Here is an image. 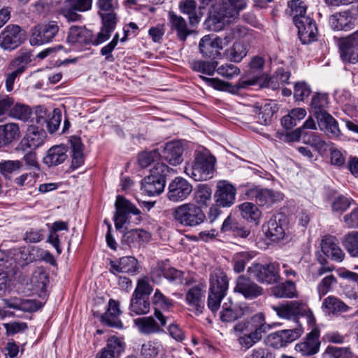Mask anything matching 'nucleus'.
Returning <instances> with one entry per match:
<instances>
[{"label": "nucleus", "instance_id": "obj_18", "mask_svg": "<svg viewBox=\"0 0 358 358\" xmlns=\"http://www.w3.org/2000/svg\"><path fill=\"white\" fill-rule=\"evenodd\" d=\"M341 57L350 63L358 62V31L344 38L340 43Z\"/></svg>", "mask_w": 358, "mask_h": 358}, {"label": "nucleus", "instance_id": "obj_52", "mask_svg": "<svg viewBox=\"0 0 358 358\" xmlns=\"http://www.w3.org/2000/svg\"><path fill=\"white\" fill-rule=\"evenodd\" d=\"M288 6L290 8V15L293 17V22L294 24L296 22V20L300 21L302 17H308L306 15V6L303 2L301 0H292L288 2Z\"/></svg>", "mask_w": 358, "mask_h": 358}, {"label": "nucleus", "instance_id": "obj_1", "mask_svg": "<svg viewBox=\"0 0 358 358\" xmlns=\"http://www.w3.org/2000/svg\"><path fill=\"white\" fill-rule=\"evenodd\" d=\"M271 326L265 322V316L259 313L245 322L234 327L236 332L243 334L238 336V343L242 348L249 349L262 340L263 334L268 331Z\"/></svg>", "mask_w": 358, "mask_h": 358}, {"label": "nucleus", "instance_id": "obj_47", "mask_svg": "<svg viewBox=\"0 0 358 358\" xmlns=\"http://www.w3.org/2000/svg\"><path fill=\"white\" fill-rule=\"evenodd\" d=\"M48 282V274L41 268L36 269L30 278L31 289L36 292H44Z\"/></svg>", "mask_w": 358, "mask_h": 358}, {"label": "nucleus", "instance_id": "obj_5", "mask_svg": "<svg viewBox=\"0 0 358 358\" xmlns=\"http://www.w3.org/2000/svg\"><path fill=\"white\" fill-rule=\"evenodd\" d=\"M241 189L245 199L254 201L258 206L270 208L283 199V194L281 192L254 184L242 185Z\"/></svg>", "mask_w": 358, "mask_h": 358}, {"label": "nucleus", "instance_id": "obj_42", "mask_svg": "<svg viewBox=\"0 0 358 358\" xmlns=\"http://www.w3.org/2000/svg\"><path fill=\"white\" fill-rule=\"evenodd\" d=\"M119 303L113 299L109 301L107 312L103 315L102 319L108 325L113 327H121L122 323L117 319L120 314Z\"/></svg>", "mask_w": 358, "mask_h": 358}, {"label": "nucleus", "instance_id": "obj_51", "mask_svg": "<svg viewBox=\"0 0 358 358\" xmlns=\"http://www.w3.org/2000/svg\"><path fill=\"white\" fill-rule=\"evenodd\" d=\"M342 243L348 252L352 257H357L358 253V231H351L346 234Z\"/></svg>", "mask_w": 358, "mask_h": 358}, {"label": "nucleus", "instance_id": "obj_20", "mask_svg": "<svg viewBox=\"0 0 358 358\" xmlns=\"http://www.w3.org/2000/svg\"><path fill=\"white\" fill-rule=\"evenodd\" d=\"M322 252L325 256L336 262H341L345 258V253L339 246L338 239L333 236H324L320 243Z\"/></svg>", "mask_w": 358, "mask_h": 358}, {"label": "nucleus", "instance_id": "obj_53", "mask_svg": "<svg viewBox=\"0 0 358 358\" xmlns=\"http://www.w3.org/2000/svg\"><path fill=\"white\" fill-rule=\"evenodd\" d=\"M152 303L156 306L155 310H162V313H166L173 306V302L171 299L165 296L159 290L157 289L152 297Z\"/></svg>", "mask_w": 358, "mask_h": 358}, {"label": "nucleus", "instance_id": "obj_64", "mask_svg": "<svg viewBox=\"0 0 358 358\" xmlns=\"http://www.w3.org/2000/svg\"><path fill=\"white\" fill-rule=\"evenodd\" d=\"M38 174L35 172L25 173L14 180L15 185L20 187H31L36 182Z\"/></svg>", "mask_w": 358, "mask_h": 358}, {"label": "nucleus", "instance_id": "obj_13", "mask_svg": "<svg viewBox=\"0 0 358 358\" xmlns=\"http://www.w3.org/2000/svg\"><path fill=\"white\" fill-rule=\"evenodd\" d=\"M192 192V185L182 177H176L169 185L167 199L173 202L185 200Z\"/></svg>", "mask_w": 358, "mask_h": 358}, {"label": "nucleus", "instance_id": "obj_19", "mask_svg": "<svg viewBox=\"0 0 358 358\" xmlns=\"http://www.w3.org/2000/svg\"><path fill=\"white\" fill-rule=\"evenodd\" d=\"M296 21L299 37L303 44H309L317 40V28L313 19L308 17Z\"/></svg>", "mask_w": 358, "mask_h": 358}, {"label": "nucleus", "instance_id": "obj_54", "mask_svg": "<svg viewBox=\"0 0 358 358\" xmlns=\"http://www.w3.org/2000/svg\"><path fill=\"white\" fill-rule=\"evenodd\" d=\"M31 109L27 105L16 103L10 111L9 117L23 122L27 121L31 115Z\"/></svg>", "mask_w": 358, "mask_h": 358}, {"label": "nucleus", "instance_id": "obj_22", "mask_svg": "<svg viewBox=\"0 0 358 358\" xmlns=\"http://www.w3.org/2000/svg\"><path fill=\"white\" fill-rule=\"evenodd\" d=\"M329 23L331 28L335 31H348L355 27L354 17L350 10L336 12L330 15Z\"/></svg>", "mask_w": 358, "mask_h": 358}, {"label": "nucleus", "instance_id": "obj_4", "mask_svg": "<svg viewBox=\"0 0 358 358\" xmlns=\"http://www.w3.org/2000/svg\"><path fill=\"white\" fill-rule=\"evenodd\" d=\"M210 287L207 306L215 313L220 306L222 299L227 294L229 280L226 273L221 269H215L210 275Z\"/></svg>", "mask_w": 358, "mask_h": 358}, {"label": "nucleus", "instance_id": "obj_27", "mask_svg": "<svg viewBox=\"0 0 358 358\" xmlns=\"http://www.w3.org/2000/svg\"><path fill=\"white\" fill-rule=\"evenodd\" d=\"M245 313L243 305L235 303L229 298L222 305L220 319L222 322H231L242 317Z\"/></svg>", "mask_w": 358, "mask_h": 358}, {"label": "nucleus", "instance_id": "obj_25", "mask_svg": "<svg viewBox=\"0 0 358 358\" xmlns=\"http://www.w3.org/2000/svg\"><path fill=\"white\" fill-rule=\"evenodd\" d=\"M278 110L277 104L273 101L257 102L253 106V112L257 115L258 122L263 125L271 124Z\"/></svg>", "mask_w": 358, "mask_h": 358}, {"label": "nucleus", "instance_id": "obj_43", "mask_svg": "<svg viewBox=\"0 0 358 358\" xmlns=\"http://www.w3.org/2000/svg\"><path fill=\"white\" fill-rule=\"evenodd\" d=\"M271 293L277 298H293L296 296V286L292 281L287 280L273 287Z\"/></svg>", "mask_w": 358, "mask_h": 358}, {"label": "nucleus", "instance_id": "obj_63", "mask_svg": "<svg viewBox=\"0 0 358 358\" xmlns=\"http://www.w3.org/2000/svg\"><path fill=\"white\" fill-rule=\"evenodd\" d=\"M1 127L3 132L4 139L7 144L19 137L20 129L17 124L8 123Z\"/></svg>", "mask_w": 358, "mask_h": 358}, {"label": "nucleus", "instance_id": "obj_48", "mask_svg": "<svg viewBox=\"0 0 358 358\" xmlns=\"http://www.w3.org/2000/svg\"><path fill=\"white\" fill-rule=\"evenodd\" d=\"M163 350L162 344L158 341H150L142 345L141 355L144 358H155Z\"/></svg>", "mask_w": 358, "mask_h": 358}, {"label": "nucleus", "instance_id": "obj_26", "mask_svg": "<svg viewBox=\"0 0 358 358\" xmlns=\"http://www.w3.org/2000/svg\"><path fill=\"white\" fill-rule=\"evenodd\" d=\"M124 350L122 339L113 336L108 339L106 347L97 353L96 358H117Z\"/></svg>", "mask_w": 358, "mask_h": 358}, {"label": "nucleus", "instance_id": "obj_39", "mask_svg": "<svg viewBox=\"0 0 358 358\" xmlns=\"http://www.w3.org/2000/svg\"><path fill=\"white\" fill-rule=\"evenodd\" d=\"M165 184V180L157 179L153 176H148L142 182L141 190L150 196L159 195L163 192Z\"/></svg>", "mask_w": 358, "mask_h": 358}, {"label": "nucleus", "instance_id": "obj_34", "mask_svg": "<svg viewBox=\"0 0 358 358\" xmlns=\"http://www.w3.org/2000/svg\"><path fill=\"white\" fill-rule=\"evenodd\" d=\"M103 26L96 36L92 35L91 43L98 45L108 40L111 33L114 31L116 25V20L113 15L105 17L102 19Z\"/></svg>", "mask_w": 358, "mask_h": 358}, {"label": "nucleus", "instance_id": "obj_56", "mask_svg": "<svg viewBox=\"0 0 358 358\" xmlns=\"http://www.w3.org/2000/svg\"><path fill=\"white\" fill-rule=\"evenodd\" d=\"M97 4L99 8V13L102 19L105 17L113 15L114 20H116L114 10L118 6L117 0H99Z\"/></svg>", "mask_w": 358, "mask_h": 358}, {"label": "nucleus", "instance_id": "obj_7", "mask_svg": "<svg viewBox=\"0 0 358 358\" xmlns=\"http://www.w3.org/2000/svg\"><path fill=\"white\" fill-rule=\"evenodd\" d=\"M289 77L290 73L289 71L280 68L273 76H266L263 79H241L236 85V88L240 90L259 84L262 87H268L275 90L279 88L280 85L287 83Z\"/></svg>", "mask_w": 358, "mask_h": 358}, {"label": "nucleus", "instance_id": "obj_37", "mask_svg": "<svg viewBox=\"0 0 358 358\" xmlns=\"http://www.w3.org/2000/svg\"><path fill=\"white\" fill-rule=\"evenodd\" d=\"M322 309L327 315H338L347 312L349 307L338 298L329 296L323 300Z\"/></svg>", "mask_w": 358, "mask_h": 358}, {"label": "nucleus", "instance_id": "obj_38", "mask_svg": "<svg viewBox=\"0 0 358 358\" xmlns=\"http://www.w3.org/2000/svg\"><path fill=\"white\" fill-rule=\"evenodd\" d=\"M196 2L194 0H182L179 2V9L183 14L188 15L191 25L197 24L201 21L202 13L196 10Z\"/></svg>", "mask_w": 358, "mask_h": 358}, {"label": "nucleus", "instance_id": "obj_17", "mask_svg": "<svg viewBox=\"0 0 358 358\" xmlns=\"http://www.w3.org/2000/svg\"><path fill=\"white\" fill-rule=\"evenodd\" d=\"M214 197L217 206L229 207L234 203L236 190L229 182L222 180L217 182Z\"/></svg>", "mask_w": 358, "mask_h": 358}, {"label": "nucleus", "instance_id": "obj_10", "mask_svg": "<svg viewBox=\"0 0 358 358\" xmlns=\"http://www.w3.org/2000/svg\"><path fill=\"white\" fill-rule=\"evenodd\" d=\"M59 30L56 21L37 24L32 29L30 43L31 45H40L50 42Z\"/></svg>", "mask_w": 358, "mask_h": 358}, {"label": "nucleus", "instance_id": "obj_41", "mask_svg": "<svg viewBox=\"0 0 358 358\" xmlns=\"http://www.w3.org/2000/svg\"><path fill=\"white\" fill-rule=\"evenodd\" d=\"M72 153L71 166L73 169L84 163L83 145L80 138L72 136L69 140Z\"/></svg>", "mask_w": 358, "mask_h": 358}, {"label": "nucleus", "instance_id": "obj_45", "mask_svg": "<svg viewBox=\"0 0 358 358\" xmlns=\"http://www.w3.org/2000/svg\"><path fill=\"white\" fill-rule=\"evenodd\" d=\"M265 233L268 238L272 241H279L285 236V230L280 221H277L276 218H271L266 226Z\"/></svg>", "mask_w": 358, "mask_h": 358}, {"label": "nucleus", "instance_id": "obj_24", "mask_svg": "<svg viewBox=\"0 0 358 358\" xmlns=\"http://www.w3.org/2000/svg\"><path fill=\"white\" fill-rule=\"evenodd\" d=\"M262 288L250 278L241 275L236 280L234 292L241 294L245 299L257 298L262 294Z\"/></svg>", "mask_w": 358, "mask_h": 358}, {"label": "nucleus", "instance_id": "obj_35", "mask_svg": "<svg viewBox=\"0 0 358 358\" xmlns=\"http://www.w3.org/2000/svg\"><path fill=\"white\" fill-rule=\"evenodd\" d=\"M3 304L9 308L19 310L24 312H34L38 310L41 306H38L36 302L32 300H23L20 298L13 297L3 299Z\"/></svg>", "mask_w": 358, "mask_h": 358}, {"label": "nucleus", "instance_id": "obj_58", "mask_svg": "<svg viewBox=\"0 0 358 358\" xmlns=\"http://www.w3.org/2000/svg\"><path fill=\"white\" fill-rule=\"evenodd\" d=\"M222 230L223 231H233L236 233L237 236H239L242 238H246L249 236L250 231L242 227H238L237 223L231 219L230 217H228L223 222L222 226Z\"/></svg>", "mask_w": 358, "mask_h": 358}, {"label": "nucleus", "instance_id": "obj_31", "mask_svg": "<svg viewBox=\"0 0 358 358\" xmlns=\"http://www.w3.org/2000/svg\"><path fill=\"white\" fill-rule=\"evenodd\" d=\"M110 271L112 273H127L135 274L138 268L137 259L131 256L121 257L118 261H110Z\"/></svg>", "mask_w": 358, "mask_h": 358}, {"label": "nucleus", "instance_id": "obj_59", "mask_svg": "<svg viewBox=\"0 0 358 358\" xmlns=\"http://www.w3.org/2000/svg\"><path fill=\"white\" fill-rule=\"evenodd\" d=\"M176 172L172 168L169 167L164 163H157L150 169V174L149 176H153L157 179H162L166 180V178L170 174L175 173Z\"/></svg>", "mask_w": 358, "mask_h": 358}, {"label": "nucleus", "instance_id": "obj_15", "mask_svg": "<svg viewBox=\"0 0 358 358\" xmlns=\"http://www.w3.org/2000/svg\"><path fill=\"white\" fill-rule=\"evenodd\" d=\"M273 308L280 317L284 319L289 320L292 317L305 315L313 316L312 312L308 308L307 306L299 301H289L278 306H273Z\"/></svg>", "mask_w": 358, "mask_h": 358}, {"label": "nucleus", "instance_id": "obj_9", "mask_svg": "<svg viewBox=\"0 0 358 358\" xmlns=\"http://www.w3.org/2000/svg\"><path fill=\"white\" fill-rule=\"evenodd\" d=\"M248 272L253 278L262 283L273 284L280 280L278 265L275 264H254L249 267Z\"/></svg>", "mask_w": 358, "mask_h": 358}, {"label": "nucleus", "instance_id": "obj_40", "mask_svg": "<svg viewBox=\"0 0 358 358\" xmlns=\"http://www.w3.org/2000/svg\"><path fill=\"white\" fill-rule=\"evenodd\" d=\"M150 234L143 229H132L127 231L123 236V241L129 247H139L143 243L149 241Z\"/></svg>", "mask_w": 358, "mask_h": 358}, {"label": "nucleus", "instance_id": "obj_30", "mask_svg": "<svg viewBox=\"0 0 358 358\" xmlns=\"http://www.w3.org/2000/svg\"><path fill=\"white\" fill-rule=\"evenodd\" d=\"M206 290L200 286L190 288L186 294L187 303L195 310L197 315L204 309V298Z\"/></svg>", "mask_w": 358, "mask_h": 358}, {"label": "nucleus", "instance_id": "obj_28", "mask_svg": "<svg viewBox=\"0 0 358 358\" xmlns=\"http://www.w3.org/2000/svg\"><path fill=\"white\" fill-rule=\"evenodd\" d=\"M168 19L171 30L176 33L180 41H185L187 36L192 33L185 20L172 11L169 12Z\"/></svg>", "mask_w": 358, "mask_h": 358}, {"label": "nucleus", "instance_id": "obj_33", "mask_svg": "<svg viewBox=\"0 0 358 358\" xmlns=\"http://www.w3.org/2000/svg\"><path fill=\"white\" fill-rule=\"evenodd\" d=\"M92 33L85 27L72 26L70 27L67 42L72 45H86L91 43Z\"/></svg>", "mask_w": 358, "mask_h": 358}, {"label": "nucleus", "instance_id": "obj_29", "mask_svg": "<svg viewBox=\"0 0 358 358\" xmlns=\"http://www.w3.org/2000/svg\"><path fill=\"white\" fill-rule=\"evenodd\" d=\"M68 148L64 145H57L48 150L43 162L48 166H56L62 164L68 157Z\"/></svg>", "mask_w": 358, "mask_h": 358}, {"label": "nucleus", "instance_id": "obj_46", "mask_svg": "<svg viewBox=\"0 0 358 358\" xmlns=\"http://www.w3.org/2000/svg\"><path fill=\"white\" fill-rule=\"evenodd\" d=\"M246 45L241 42H235L233 45L224 52L226 57L231 62L238 63L247 55Z\"/></svg>", "mask_w": 358, "mask_h": 358}, {"label": "nucleus", "instance_id": "obj_8", "mask_svg": "<svg viewBox=\"0 0 358 358\" xmlns=\"http://www.w3.org/2000/svg\"><path fill=\"white\" fill-rule=\"evenodd\" d=\"M154 316L144 317L134 320L141 333L143 334H153L164 332V327L170 320V316L165 315L162 310L156 308Z\"/></svg>", "mask_w": 358, "mask_h": 358}, {"label": "nucleus", "instance_id": "obj_60", "mask_svg": "<svg viewBox=\"0 0 358 358\" xmlns=\"http://www.w3.org/2000/svg\"><path fill=\"white\" fill-rule=\"evenodd\" d=\"M160 156V152L158 150L144 152L138 155V162L142 168H145L150 166L152 162L159 159Z\"/></svg>", "mask_w": 358, "mask_h": 358}, {"label": "nucleus", "instance_id": "obj_61", "mask_svg": "<svg viewBox=\"0 0 358 358\" xmlns=\"http://www.w3.org/2000/svg\"><path fill=\"white\" fill-rule=\"evenodd\" d=\"M194 194L195 201L200 205H205L210 199L212 191L206 185H199Z\"/></svg>", "mask_w": 358, "mask_h": 358}, {"label": "nucleus", "instance_id": "obj_21", "mask_svg": "<svg viewBox=\"0 0 358 358\" xmlns=\"http://www.w3.org/2000/svg\"><path fill=\"white\" fill-rule=\"evenodd\" d=\"M319 337V330L317 329H313L308 334L305 341L297 343L295 345V350L303 357H310L315 355L318 352L320 346Z\"/></svg>", "mask_w": 358, "mask_h": 358}, {"label": "nucleus", "instance_id": "obj_2", "mask_svg": "<svg viewBox=\"0 0 358 358\" xmlns=\"http://www.w3.org/2000/svg\"><path fill=\"white\" fill-rule=\"evenodd\" d=\"M246 6V0H222L216 10L206 22L208 29L213 31L223 29L226 24L238 18L240 11Z\"/></svg>", "mask_w": 358, "mask_h": 358}, {"label": "nucleus", "instance_id": "obj_44", "mask_svg": "<svg viewBox=\"0 0 358 358\" xmlns=\"http://www.w3.org/2000/svg\"><path fill=\"white\" fill-rule=\"evenodd\" d=\"M329 104L328 96L326 94H317L311 101V108L314 116L317 118L328 113L327 108Z\"/></svg>", "mask_w": 358, "mask_h": 358}, {"label": "nucleus", "instance_id": "obj_11", "mask_svg": "<svg viewBox=\"0 0 358 358\" xmlns=\"http://www.w3.org/2000/svg\"><path fill=\"white\" fill-rule=\"evenodd\" d=\"M24 37L20 26L8 24L0 33V48L4 50H13L21 45Z\"/></svg>", "mask_w": 358, "mask_h": 358}, {"label": "nucleus", "instance_id": "obj_57", "mask_svg": "<svg viewBox=\"0 0 358 358\" xmlns=\"http://www.w3.org/2000/svg\"><path fill=\"white\" fill-rule=\"evenodd\" d=\"M337 283L336 278L331 274L327 275L318 283L317 286V291L319 295L320 299L322 296H325L328 292H329L332 287Z\"/></svg>", "mask_w": 358, "mask_h": 358}, {"label": "nucleus", "instance_id": "obj_16", "mask_svg": "<svg viewBox=\"0 0 358 358\" xmlns=\"http://www.w3.org/2000/svg\"><path fill=\"white\" fill-rule=\"evenodd\" d=\"M220 36L206 35L203 36L199 43V49L203 57L212 59L221 58L220 51L223 50Z\"/></svg>", "mask_w": 358, "mask_h": 358}, {"label": "nucleus", "instance_id": "obj_32", "mask_svg": "<svg viewBox=\"0 0 358 358\" xmlns=\"http://www.w3.org/2000/svg\"><path fill=\"white\" fill-rule=\"evenodd\" d=\"M237 208L240 211L242 218L248 222L252 223L255 226L260 223L262 212L256 203L245 201L239 204Z\"/></svg>", "mask_w": 358, "mask_h": 358}, {"label": "nucleus", "instance_id": "obj_3", "mask_svg": "<svg viewBox=\"0 0 358 358\" xmlns=\"http://www.w3.org/2000/svg\"><path fill=\"white\" fill-rule=\"evenodd\" d=\"M215 158L208 153L199 152L194 159L186 164L184 172L195 181L207 180L213 177Z\"/></svg>", "mask_w": 358, "mask_h": 358}, {"label": "nucleus", "instance_id": "obj_55", "mask_svg": "<svg viewBox=\"0 0 358 358\" xmlns=\"http://www.w3.org/2000/svg\"><path fill=\"white\" fill-rule=\"evenodd\" d=\"M247 33V29L244 27L236 25L233 27L227 29L224 36L221 37V41L224 48L236 38H240L245 36Z\"/></svg>", "mask_w": 358, "mask_h": 358}, {"label": "nucleus", "instance_id": "obj_36", "mask_svg": "<svg viewBox=\"0 0 358 358\" xmlns=\"http://www.w3.org/2000/svg\"><path fill=\"white\" fill-rule=\"evenodd\" d=\"M318 127L328 136L334 138L341 135V131L336 120L329 114L327 113L317 118Z\"/></svg>", "mask_w": 358, "mask_h": 358}, {"label": "nucleus", "instance_id": "obj_62", "mask_svg": "<svg viewBox=\"0 0 358 358\" xmlns=\"http://www.w3.org/2000/svg\"><path fill=\"white\" fill-rule=\"evenodd\" d=\"M22 167V162L19 160H8L0 162V172L6 178Z\"/></svg>", "mask_w": 358, "mask_h": 358}, {"label": "nucleus", "instance_id": "obj_23", "mask_svg": "<svg viewBox=\"0 0 358 358\" xmlns=\"http://www.w3.org/2000/svg\"><path fill=\"white\" fill-rule=\"evenodd\" d=\"M183 147L180 141H170L162 147L160 158L173 166L180 164L182 162Z\"/></svg>", "mask_w": 358, "mask_h": 358}, {"label": "nucleus", "instance_id": "obj_50", "mask_svg": "<svg viewBox=\"0 0 358 358\" xmlns=\"http://www.w3.org/2000/svg\"><path fill=\"white\" fill-rule=\"evenodd\" d=\"M150 309V304L148 299L143 297L133 296L131 300L130 310L135 315L147 314Z\"/></svg>", "mask_w": 358, "mask_h": 358}, {"label": "nucleus", "instance_id": "obj_6", "mask_svg": "<svg viewBox=\"0 0 358 358\" xmlns=\"http://www.w3.org/2000/svg\"><path fill=\"white\" fill-rule=\"evenodd\" d=\"M174 220L182 226L195 227L202 223L205 215L200 207L192 203H186L173 210Z\"/></svg>", "mask_w": 358, "mask_h": 358}, {"label": "nucleus", "instance_id": "obj_12", "mask_svg": "<svg viewBox=\"0 0 358 358\" xmlns=\"http://www.w3.org/2000/svg\"><path fill=\"white\" fill-rule=\"evenodd\" d=\"M115 215L114 216L115 226L117 229H121L129 219V214L138 215L141 213L133 203L122 196L118 195L116 198Z\"/></svg>", "mask_w": 358, "mask_h": 358}, {"label": "nucleus", "instance_id": "obj_14", "mask_svg": "<svg viewBox=\"0 0 358 358\" xmlns=\"http://www.w3.org/2000/svg\"><path fill=\"white\" fill-rule=\"evenodd\" d=\"M45 138L46 132L43 129L31 126L27 129L16 150L22 152L36 150L44 143Z\"/></svg>", "mask_w": 358, "mask_h": 358}, {"label": "nucleus", "instance_id": "obj_49", "mask_svg": "<svg viewBox=\"0 0 358 358\" xmlns=\"http://www.w3.org/2000/svg\"><path fill=\"white\" fill-rule=\"evenodd\" d=\"M217 66V62L212 61L194 60L190 62V66L194 71L208 76L213 75Z\"/></svg>", "mask_w": 358, "mask_h": 358}]
</instances>
